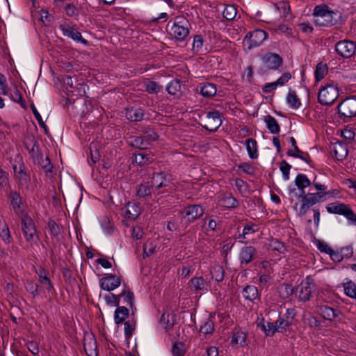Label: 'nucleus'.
<instances>
[{
    "instance_id": "31",
    "label": "nucleus",
    "mask_w": 356,
    "mask_h": 356,
    "mask_svg": "<svg viewBox=\"0 0 356 356\" xmlns=\"http://www.w3.org/2000/svg\"><path fill=\"white\" fill-rule=\"evenodd\" d=\"M154 192V190L149 184V181H146L140 184L136 190V196L138 198H145L149 195H151L152 193Z\"/></svg>"
},
{
    "instance_id": "3",
    "label": "nucleus",
    "mask_w": 356,
    "mask_h": 356,
    "mask_svg": "<svg viewBox=\"0 0 356 356\" xmlns=\"http://www.w3.org/2000/svg\"><path fill=\"white\" fill-rule=\"evenodd\" d=\"M190 23L182 15L177 16L172 24L169 33L176 40L183 41L189 34Z\"/></svg>"
},
{
    "instance_id": "20",
    "label": "nucleus",
    "mask_w": 356,
    "mask_h": 356,
    "mask_svg": "<svg viewBox=\"0 0 356 356\" xmlns=\"http://www.w3.org/2000/svg\"><path fill=\"white\" fill-rule=\"evenodd\" d=\"M35 164L39 165L45 172L47 177H51L53 173L54 165H52L49 157L47 156L45 159H43L42 153L35 156L33 160Z\"/></svg>"
},
{
    "instance_id": "48",
    "label": "nucleus",
    "mask_w": 356,
    "mask_h": 356,
    "mask_svg": "<svg viewBox=\"0 0 356 356\" xmlns=\"http://www.w3.org/2000/svg\"><path fill=\"white\" fill-rule=\"evenodd\" d=\"M212 314H210V317L206 320L202 325H201L200 332L205 334H211L214 330V322L211 319Z\"/></svg>"
},
{
    "instance_id": "19",
    "label": "nucleus",
    "mask_w": 356,
    "mask_h": 356,
    "mask_svg": "<svg viewBox=\"0 0 356 356\" xmlns=\"http://www.w3.org/2000/svg\"><path fill=\"white\" fill-rule=\"evenodd\" d=\"M149 181L154 191L166 187V175L164 172H153Z\"/></svg>"
},
{
    "instance_id": "49",
    "label": "nucleus",
    "mask_w": 356,
    "mask_h": 356,
    "mask_svg": "<svg viewBox=\"0 0 356 356\" xmlns=\"http://www.w3.org/2000/svg\"><path fill=\"white\" fill-rule=\"evenodd\" d=\"M149 145L143 136L133 137L131 142V145L135 148L139 149L140 150L145 149L147 148V145Z\"/></svg>"
},
{
    "instance_id": "29",
    "label": "nucleus",
    "mask_w": 356,
    "mask_h": 356,
    "mask_svg": "<svg viewBox=\"0 0 356 356\" xmlns=\"http://www.w3.org/2000/svg\"><path fill=\"white\" fill-rule=\"evenodd\" d=\"M154 160L153 155L143 152H135L134 154L133 162L140 166L151 163Z\"/></svg>"
},
{
    "instance_id": "56",
    "label": "nucleus",
    "mask_w": 356,
    "mask_h": 356,
    "mask_svg": "<svg viewBox=\"0 0 356 356\" xmlns=\"http://www.w3.org/2000/svg\"><path fill=\"white\" fill-rule=\"evenodd\" d=\"M144 86L145 91L148 92L150 94H156L160 91L161 88L156 82L152 81H149L145 83Z\"/></svg>"
},
{
    "instance_id": "1",
    "label": "nucleus",
    "mask_w": 356,
    "mask_h": 356,
    "mask_svg": "<svg viewBox=\"0 0 356 356\" xmlns=\"http://www.w3.org/2000/svg\"><path fill=\"white\" fill-rule=\"evenodd\" d=\"M312 15L314 18V22L318 26L341 25L345 21L341 12L330 10L325 3L316 6Z\"/></svg>"
},
{
    "instance_id": "27",
    "label": "nucleus",
    "mask_w": 356,
    "mask_h": 356,
    "mask_svg": "<svg viewBox=\"0 0 356 356\" xmlns=\"http://www.w3.org/2000/svg\"><path fill=\"white\" fill-rule=\"evenodd\" d=\"M189 283L191 284V289L195 291H207L209 285V283L202 276L193 277Z\"/></svg>"
},
{
    "instance_id": "47",
    "label": "nucleus",
    "mask_w": 356,
    "mask_h": 356,
    "mask_svg": "<svg viewBox=\"0 0 356 356\" xmlns=\"http://www.w3.org/2000/svg\"><path fill=\"white\" fill-rule=\"evenodd\" d=\"M30 140L33 143L31 147H30V145L27 142L25 143V147L27 149L29 153L31 154L33 160H34L35 156H38V154H40L41 152L39 149V147L37 145V142L35 141V138L32 137Z\"/></svg>"
},
{
    "instance_id": "5",
    "label": "nucleus",
    "mask_w": 356,
    "mask_h": 356,
    "mask_svg": "<svg viewBox=\"0 0 356 356\" xmlns=\"http://www.w3.org/2000/svg\"><path fill=\"white\" fill-rule=\"evenodd\" d=\"M316 283L311 276H307L301 283L296 288V295L300 301H309L312 293L316 289Z\"/></svg>"
},
{
    "instance_id": "59",
    "label": "nucleus",
    "mask_w": 356,
    "mask_h": 356,
    "mask_svg": "<svg viewBox=\"0 0 356 356\" xmlns=\"http://www.w3.org/2000/svg\"><path fill=\"white\" fill-rule=\"evenodd\" d=\"M31 107L32 112H33L36 120L38 121L39 125L40 126V127H42L44 129L45 134H47L48 128H47V125L45 124V123L44 122L40 114L36 109L34 104H32L31 106Z\"/></svg>"
},
{
    "instance_id": "21",
    "label": "nucleus",
    "mask_w": 356,
    "mask_h": 356,
    "mask_svg": "<svg viewBox=\"0 0 356 356\" xmlns=\"http://www.w3.org/2000/svg\"><path fill=\"white\" fill-rule=\"evenodd\" d=\"M141 213L139 204L135 202H129L125 207V218L129 220H136Z\"/></svg>"
},
{
    "instance_id": "38",
    "label": "nucleus",
    "mask_w": 356,
    "mask_h": 356,
    "mask_svg": "<svg viewBox=\"0 0 356 356\" xmlns=\"http://www.w3.org/2000/svg\"><path fill=\"white\" fill-rule=\"evenodd\" d=\"M39 276V282L44 285L46 290L49 292L54 289L50 279L47 277L48 272L43 268H40L39 272H37Z\"/></svg>"
},
{
    "instance_id": "6",
    "label": "nucleus",
    "mask_w": 356,
    "mask_h": 356,
    "mask_svg": "<svg viewBox=\"0 0 356 356\" xmlns=\"http://www.w3.org/2000/svg\"><path fill=\"white\" fill-rule=\"evenodd\" d=\"M338 114L341 119L347 122L346 119L356 115V97H347L340 102L337 106Z\"/></svg>"
},
{
    "instance_id": "64",
    "label": "nucleus",
    "mask_w": 356,
    "mask_h": 356,
    "mask_svg": "<svg viewBox=\"0 0 356 356\" xmlns=\"http://www.w3.org/2000/svg\"><path fill=\"white\" fill-rule=\"evenodd\" d=\"M238 169L243 170L245 173L248 175H254L255 168L249 163H242L238 166Z\"/></svg>"
},
{
    "instance_id": "16",
    "label": "nucleus",
    "mask_w": 356,
    "mask_h": 356,
    "mask_svg": "<svg viewBox=\"0 0 356 356\" xmlns=\"http://www.w3.org/2000/svg\"><path fill=\"white\" fill-rule=\"evenodd\" d=\"M257 257V252L254 247L249 245L241 248L239 253V260L241 266L250 264L256 259Z\"/></svg>"
},
{
    "instance_id": "44",
    "label": "nucleus",
    "mask_w": 356,
    "mask_h": 356,
    "mask_svg": "<svg viewBox=\"0 0 356 356\" xmlns=\"http://www.w3.org/2000/svg\"><path fill=\"white\" fill-rule=\"evenodd\" d=\"M0 237L6 244H10L13 241L8 226L6 222L0 225Z\"/></svg>"
},
{
    "instance_id": "28",
    "label": "nucleus",
    "mask_w": 356,
    "mask_h": 356,
    "mask_svg": "<svg viewBox=\"0 0 356 356\" xmlns=\"http://www.w3.org/2000/svg\"><path fill=\"white\" fill-rule=\"evenodd\" d=\"M168 94L179 98L182 95L181 84L179 79H173L166 87Z\"/></svg>"
},
{
    "instance_id": "60",
    "label": "nucleus",
    "mask_w": 356,
    "mask_h": 356,
    "mask_svg": "<svg viewBox=\"0 0 356 356\" xmlns=\"http://www.w3.org/2000/svg\"><path fill=\"white\" fill-rule=\"evenodd\" d=\"M291 168V165H289L285 160H282L280 163V169L282 172L284 179L286 180L289 179V172Z\"/></svg>"
},
{
    "instance_id": "33",
    "label": "nucleus",
    "mask_w": 356,
    "mask_h": 356,
    "mask_svg": "<svg viewBox=\"0 0 356 356\" xmlns=\"http://www.w3.org/2000/svg\"><path fill=\"white\" fill-rule=\"evenodd\" d=\"M295 185L301 191L300 194H305V188L312 184L311 181L305 174H298L295 179Z\"/></svg>"
},
{
    "instance_id": "42",
    "label": "nucleus",
    "mask_w": 356,
    "mask_h": 356,
    "mask_svg": "<svg viewBox=\"0 0 356 356\" xmlns=\"http://www.w3.org/2000/svg\"><path fill=\"white\" fill-rule=\"evenodd\" d=\"M342 285L344 293L349 298L356 300V284L352 280H347Z\"/></svg>"
},
{
    "instance_id": "32",
    "label": "nucleus",
    "mask_w": 356,
    "mask_h": 356,
    "mask_svg": "<svg viewBox=\"0 0 356 356\" xmlns=\"http://www.w3.org/2000/svg\"><path fill=\"white\" fill-rule=\"evenodd\" d=\"M264 122L268 131L273 134H277L280 131V126L276 119L270 115L264 117Z\"/></svg>"
},
{
    "instance_id": "58",
    "label": "nucleus",
    "mask_w": 356,
    "mask_h": 356,
    "mask_svg": "<svg viewBox=\"0 0 356 356\" xmlns=\"http://www.w3.org/2000/svg\"><path fill=\"white\" fill-rule=\"evenodd\" d=\"M270 246L273 250L277 251L280 253H284L286 251L284 244L277 239H273Z\"/></svg>"
},
{
    "instance_id": "53",
    "label": "nucleus",
    "mask_w": 356,
    "mask_h": 356,
    "mask_svg": "<svg viewBox=\"0 0 356 356\" xmlns=\"http://www.w3.org/2000/svg\"><path fill=\"white\" fill-rule=\"evenodd\" d=\"M122 292H125L124 296H121V298H123V302L124 303H126L127 306H129L132 312L131 316H134V294L131 291H123Z\"/></svg>"
},
{
    "instance_id": "22",
    "label": "nucleus",
    "mask_w": 356,
    "mask_h": 356,
    "mask_svg": "<svg viewBox=\"0 0 356 356\" xmlns=\"http://www.w3.org/2000/svg\"><path fill=\"white\" fill-rule=\"evenodd\" d=\"M197 91H199L203 97L210 98L216 94L217 89L216 84L204 82L199 84Z\"/></svg>"
},
{
    "instance_id": "50",
    "label": "nucleus",
    "mask_w": 356,
    "mask_h": 356,
    "mask_svg": "<svg viewBox=\"0 0 356 356\" xmlns=\"http://www.w3.org/2000/svg\"><path fill=\"white\" fill-rule=\"evenodd\" d=\"M186 353L185 345L183 342L176 341L172 347V354L173 356H184Z\"/></svg>"
},
{
    "instance_id": "37",
    "label": "nucleus",
    "mask_w": 356,
    "mask_h": 356,
    "mask_svg": "<svg viewBox=\"0 0 356 356\" xmlns=\"http://www.w3.org/2000/svg\"><path fill=\"white\" fill-rule=\"evenodd\" d=\"M246 149L248 156L252 159H255L258 157L257 143L253 138H248L245 140Z\"/></svg>"
},
{
    "instance_id": "54",
    "label": "nucleus",
    "mask_w": 356,
    "mask_h": 356,
    "mask_svg": "<svg viewBox=\"0 0 356 356\" xmlns=\"http://www.w3.org/2000/svg\"><path fill=\"white\" fill-rule=\"evenodd\" d=\"M25 289L30 293L33 298L39 295L38 285L32 280H27L24 284Z\"/></svg>"
},
{
    "instance_id": "12",
    "label": "nucleus",
    "mask_w": 356,
    "mask_h": 356,
    "mask_svg": "<svg viewBox=\"0 0 356 356\" xmlns=\"http://www.w3.org/2000/svg\"><path fill=\"white\" fill-rule=\"evenodd\" d=\"M355 50L356 44L350 40H340L335 44L336 52L344 58L352 57L355 54Z\"/></svg>"
},
{
    "instance_id": "17",
    "label": "nucleus",
    "mask_w": 356,
    "mask_h": 356,
    "mask_svg": "<svg viewBox=\"0 0 356 356\" xmlns=\"http://www.w3.org/2000/svg\"><path fill=\"white\" fill-rule=\"evenodd\" d=\"M8 198L10 200V205L17 216L21 217L23 215L27 214L22 208L23 200L19 192L11 191Z\"/></svg>"
},
{
    "instance_id": "45",
    "label": "nucleus",
    "mask_w": 356,
    "mask_h": 356,
    "mask_svg": "<svg viewBox=\"0 0 356 356\" xmlns=\"http://www.w3.org/2000/svg\"><path fill=\"white\" fill-rule=\"evenodd\" d=\"M141 132L144 134L143 137L149 144L159 138V135L150 127H145Z\"/></svg>"
},
{
    "instance_id": "39",
    "label": "nucleus",
    "mask_w": 356,
    "mask_h": 356,
    "mask_svg": "<svg viewBox=\"0 0 356 356\" xmlns=\"http://www.w3.org/2000/svg\"><path fill=\"white\" fill-rule=\"evenodd\" d=\"M243 295L246 300L253 301L258 298V289L254 285H247L243 290Z\"/></svg>"
},
{
    "instance_id": "57",
    "label": "nucleus",
    "mask_w": 356,
    "mask_h": 356,
    "mask_svg": "<svg viewBox=\"0 0 356 356\" xmlns=\"http://www.w3.org/2000/svg\"><path fill=\"white\" fill-rule=\"evenodd\" d=\"M203 42L204 40L201 35H195L193 42V51L195 53L201 52L203 46Z\"/></svg>"
},
{
    "instance_id": "18",
    "label": "nucleus",
    "mask_w": 356,
    "mask_h": 356,
    "mask_svg": "<svg viewBox=\"0 0 356 356\" xmlns=\"http://www.w3.org/2000/svg\"><path fill=\"white\" fill-rule=\"evenodd\" d=\"M318 311L325 320L330 321H333L339 316L342 315V313L339 309H334L328 305L319 306Z\"/></svg>"
},
{
    "instance_id": "14",
    "label": "nucleus",
    "mask_w": 356,
    "mask_h": 356,
    "mask_svg": "<svg viewBox=\"0 0 356 356\" xmlns=\"http://www.w3.org/2000/svg\"><path fill=\"white\" fill-rule=\"evenodd\" d=\"M261 60L268 70H277L283 64V58L275 53L268 52L261 57Z\"/></svg>"
},
{
    "instance_id": "55",
    "label": "nucleus",
    "mask_w": 356,
    "mask_h": 356,
    "mask_svg": "<svg viewBox=\"0 0 356 356\" xmlns=\"http://www.w3.org/2000/svg\"><path fill=\"white\" fill-rule=\"evenodd\" d=\"M276 327L278 328V332L280 333H286L287 329L292 325L290 323L286 324V320L284 319V317H281L280 315L278 318L276 320Z\"/></svg>"
},
{
    "instance_id": "23",
    "label": "nucleus",
    "mask_w": 356,
    "mask_h": 356,
    "mask_svg": "<svg viewBox=\"0 0 356 356\" xmlns=\"http://www.w3.org/2000/svg\"><path fill=\"white\" fill-rule=\"evenodd\" d=\"M83 348L88 356H97V341L94 336H89L84 339Z\"/></svg>"
},
{
    "instance_id": "30",
    "label": "nucleus",
    "mask_w": 356,
    "mask_h": 356,
    "mask_svg": "<svg viewBox=\"0 0 356 356\" xmlns=\"http://www.w3.org/2000/svg\"><path fill=\"white\" fill-rule=\"evenodd\" d=\"M220 204L227 209H234L238 207V200L232 193H225L220 199Z\"/></svg>"
},
{
    "instance_id": "34",
    "label": "nucleus",
    "mask_w": 356,
    "mask_h": 356,
    "mask_svg": "<svg viewBox=\"0 0 356 356\" xmlns=\"http://www.w3.org/2000/svg\"><path fill=\"white\" fill-rule=\"evenodd\" d=\"M129 314V310L127 307L124 306H119L115 311L114 313V321L117 325L122 323L124 320L128 317Z\"/></svg>"
},
{
    "instance_id": "61",
    "label": "nucleus",
    "mask_w": 356,
    "mask_h": 356,
    "mask_svg": "<svg viewBox=\"0 0 356 356\" xmlns=\"http://www.w3.org/2000/svg\"><path fill=\"white\" fill-rule=\"evenodd\" d=\"M297 312L294 308H288L286 311V314L284 316H281V317H284V319L286 320V324L289 323L293 324Z\"/></svg>"
},
{
    "instance_id": "26",
    "label": "nucleus",
    "mask_w": 356,
    "mask_h": 356,
    "mask_svg": "<svg viewBox=\"0 0 356 356\" xmlns=\"http://www.w3.org/2000/svg\"><path fill=\"white\" fill-rule=\"evenodd\" d=\"M247 334L241 330L233 332L230 344L232 347H244L246 343Z\"/></svg>"
},
{
    "instance_id": "35",
    "label": "nucleus",
    "mask_w": 356,
    "mask_h": 356,
    "mask_svg": "<svg viewBox=\"0 0 356 356\" xmlns=\"http://www.w3.org/2000/svg\"><path fill=\"white\" fill-rule=\"evenodd\" d=\"M290 193H294L296 197L302 198V202H305L309 207L318 202V200L311 195V193L298 195L295 188L290 189Z\"/></svg>"
},
{
    "instance_id": "13",
    "label": "nucleus",
    "mask_w": 356,
    "mask_h": 356,
    "mask_svg": "<svg viewBox=\"0 0 356 356\" xmlns=\"http://www.w3.org/2000/svg\"><path fill=\"white\" fill-rule=\"evenodd\" d=\"M59 29L64 36H67L73 40L84 45H89V42L81 36V33L74 27L67 24L59 25Z\"/></svg>"
},
{
    "instance_id": "43",
    "label": "nucleus",
    "mask_w": 356,
    "mask_h": 356,
    "mask_svg": "<svg viewBox=\"0 0 356 356\" xmlns=\"http://www.w3.org/2000/svg\"><path fill=\"white\" fill-rule=\"evenodd\" d=\"M286 102L289 106L294 109H298L301 106L300 99L298 97L294 90H289L286 97Z\"/></svg>"
},
{
    "instance_id": "8",
    "label": "nucleus",
    "mask_w": 356,
    "mask_h": 356,
    "mask_svg": "<svg viewBox=\"0 0 356 356\" xmlns=\"http://www.w3.org/2000/svg\"><path fill=\"white\" fill-rule=\"evenodd\" d=\"M205 116L203 118V124L201 125L203 128L210 132H215L222 124L220 113L218 111L204 112Z\"/></svg>"
},
{
    "instance_id": "63",
    "label": "nucleus",
    "mask_w": 356,
    "mask_h": 356,
    "mask_svg": "<svg viewBox=\"0 0 356 356\" xmlns=\"http://www.w3.org/2000/svg\"><path fill=\"white\" fill-rule=\"evenodd\" d=\"M315 243L318 250L321 252H324L328 254L332 250V248L328 245V244L323 241L316 239Z\"/></svg>"
},
{
    "instance_id": "9",
    "label": "nucleus",
    "mask_w": 356,
    "mask_h": 356,
    "mask_svg": "<svg viewBox=\"0 0 356 356\" xmlns=\"http://www.w3.org/2000/svg\"><path fill=\"white\" fill-rule=\"evenodd\" d=\"M22 230L28 243H32L35 236L38 238L37 229L33 220L28 215H23L20 217Z\"/></svg>"
},
{
    "instance_id": "40",
    "label": "nucleus",
    "mask_w": 356,
    "mask_h": 356,
    "mask_svg": "<svg viewBox=\"0 0 356 356\" xmlns=\"http://www.w3.org/2000/svg\"><path fill=\"white\" fill-rule=\"evenodd\" d=\"M48 228L53 240L60 241L59 236L61 233L62 226L58 225L54 220L49 219L48 222Z\"/></svg>"
},
{
    "instance_id": "46",
    "label": "nucleus",
    "mask_w": 356,
    "mask_h": 356,
    "mask_svg": "<svg viewBox=\"0 0 356 356\" xmlns=\"http://www.w3.org/2000/svg\"><path fill=\"white\" fill-rule=\"evenodd\" d=\"M237 10L233 5H226L223 12V17L228 21L234 19L236 15Z\"/></svg>"
},
{
    "instance_id": "24",
    "label": "nucleus",
    "mask_w": 356,
    "mask_h": 356,
    "mask_svg": "<svg viewBox=\"0 0 356 356\" xmlns=\"http://www.w3.org/2000/svg\"><path fill=\"white\" fill-rule=\"evenodd\" d=\"M177 315L172 313L163 312L159 319V323L163 325L165 332L171 330L176 323Z\"/></svg>"
},
{
    "instance_id": "62",
    "label": "nucleus",
    "mask_w": 356,
    "mask_h": 356,
    "mask_svg": "<svg viewBox=\"0 0 356 356\" xmlns=\"http://www.w3.org/2000/svg\"><path fill=\"white\" fill-rule=\"evenodd\" d=\"M11 97L14 102L19 103L23 108H26V103L22 95L17 88L11 93Z\"/></svg>"
},
{
    "instance_id": "52",
    "label": "nucleus",
    "mask_w": 356,
    "mask_h": 356,
    "mask_svg": "<svg viewBox=\"0 0 356 356\" xmlns=\"http://www.w3.org/2000/svg\"><path fill=\"white\" fill-rule=\"evenodd\" d=\"M224 269L221 266H216L211 270L212 278L216 282H222L224 279Z\"/></svg>"
},
{
    "instance_id": "51",
    "label": "nucleus",
    "mask_w": 356,
    "mask_h": 356,
    "mask_svg": "<svg viewBox=\"0 0 356 356\" xmlns=\"http://www.w3.org/2000/svg\"><path fill=\"white\" fill-rule=\"evenodd\" d=\"M125 292H122L119 295H115L114 293H110L105 296V300L108 305L113 304L115 307L120 306V300L121 296H124Z\"/></svg>"
},
{
    "instance_id": "15",
    "label": "nucleus",
    "mask_w": 356,
    "mask_h": 356,
    "mask_svg": "<svg viewBox=\"0 0 356 356\" xmlns=\"http://www.w3.org/2000/svg\"><path fill=\"white\" fill-rule=\"evenodd\" d=\"M121 280V277L106 274L105 277L99 280V286L102 290L111 291L120 286Z\"/></svg>"
},
{
    "instance_id": "25",
    "label": "nucleus",
    "mask_w": 356,
    "mask_h": 356,
    "mask_svg": "<svg viewBox=\"0 0 356 356\" xmlns=\"http://www.w3.org/2000/svg\"><path fill=\"white\" fill-rule=\"evenodd\" d=\"M144 111L140 108L130 107L125 111V117L131 122H139L143 119Z\"/></svg>"
},
{
    "instance_id": "2",
    "label": "nucleus",
    "mask_w": 356,
    "mask_h": 356,
    "mask_svg": "<svg viewBox=\"0 0 356 356\" xmlns=\"http://www.w3.org/2000/svg\"><path fill=\"white\" fill-rule=\"evenodd\" d=\"M204 213V209L200 204H192L185 207L183 211L179 212L181 218L180 225L184 229L190 224L199 219Z\"/></svg>"
},
{
    "instance_id": "7",
    "label": "nucleus",
    "mask_w": 356,
    "mask_h": 356,
    "mask_svg": "<svg viewBox=\"0 0 356 356\" xmlns=\"http://www.w3.org/2000/svg\"><path fill=\"white\" fill-rule=\"evenodd\" d=\"M338 97V88L333 84H327L320 90L318 95V102L321 105L330 106Z\"/></svg>"
},
{
    "instance_id": "11",
    "label": "nucleus",
    "mask_w": 356,
    "mask_h": 356,
    "mask_svg": "<svg viewBox=\"0 0 356 356\" xmlns=\"http://www.w3.org/2000/svg\"><path fill=\"white\" fill-rule=\"evenodd\" d=\"M13 168L19 180V185L27 187L31 181V177L26 170V168L22 158L15 160Z\"/></svg>"
},
{
    "instance_id": "41",
    "label": "nucleus",
    "mask_w": 356,
    "mask_h": 356,
    "mask_svg": "<svg viewBox=\"0 0 356 356\" xmlns=\"http://www.w3.org/2000/svg\"><path fill=\"white\" fill-rule=\"evenodd\" d=\"M328 73V67L327 64L322 62L318 63L316 66L314 72L316 81H321Z\"/></svg>"
},
{
    "instance_id": "36",
    "label": "nucleus",
    "mask_w": 356,
    "mask_h": 356,
    "mask_svg": "<svg viewBox=\"0 0 356 356\" xmlns=\"http://www.w3.org/2000/svg\"><path fill=\"white\" fill-rule=\"evenodd\" d=\"M131 316V319L123 322L124 325V337L127 341L132 337L136 327V321L134 318V316Z\"/></svg>"
},
{
    "instance_id": "10",
    "label": "nucleus",
    "mask_w": 356,
    "mask_h": 356,
    "mask_svg": "<svg viewBox=\"0 0 356 356\" xmlns=\"http://www.w3.org/2000/svg\"><path fill=\"white\" fill-rule=\"evenodd\" d=\"M268 33L261 29H255L252 31H249L243 39V43L248 44L249 50L252 48L260 46L263 42L267 39Z\"/></svg>"
},
{
    "instance_id": "4",
    "label": "nucleus",
    "mask_w": 356,
    "mask_h": 356,
    "mask_svg": "<svg viewBox=\"0 0 356 356\" xmlns=\"http://www.w3.org/2000/svg\"><path fill=\"white\" fill-rule=\"evenodd\" d=\"M328 213L343 216L351 225L356 226V213L348 204L332 202L326 207Z\"/></svg>"
}]
</instances>
